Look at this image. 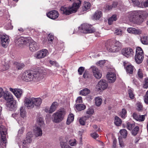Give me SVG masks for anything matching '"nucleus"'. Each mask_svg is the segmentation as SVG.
Returning a JSON list of instances; mask_svg holds the SVG:
<instances>
[{
    "label": "nucleus",
    "instance_id": "obj_34",
    "mask_svg": "<svg viewBox=\"0 0 148 148\" xmlns=\"http://www.w3.org/2000/svg\"><path fill=\"white\" fill-rule=\"evenodd\" d=\"M126 69L127 72L131 74L133 72L134 67L132 65H129L126 67Z\"/></svg>",
    "mask_w": 148,
    "mask_h": 148
},
{
    "label": "nucleus",
    "instance_id": "obj_32",
    "mask_svg": "<svg viewBox=\"0 0 148 148\" xmlns=\"http://www.w3.org/2000/svg\"><path fill=\"white\" fill-rule=\"evenodd\" d=\"M11 20H9L8 21V22L5 23V27L6 29L8 30L12 29L13 27L11 25Z\"/></svg>",
    "mask_w": 148,
    "mask_h": 148
},
{
    "label": "nucleus",
    "instance_id": "obj_44",
    "mask_svg": "<svg viewBox=\"0 0 148 148\" xmlns=\"http://www.w3.org/2000/svg\"><path fill=\"white\" fill-rule=\"evenodd\" d=\"M135 126V124L134 123H132L130 122H127V128L129 130H132Z\"/></svg>",
    "mask_w": 148,
    "mask_h": 148
},
{
    "label": "nucleus",
    "instance_id": "obj_1",
    "mask_svg": "<svg viewBox=\"0 0 148 148\" xmlns=\"http://www.w3.org/2000/svg\"><path fill=\"white\" fill-rule=\"evenodd\" d=\"M148 13L143 11H134L129 12L127 16L130 20L138 25L141 24L147 17Z\"/></svg>",
    "mask_w": 148,
    "mask_h": 148
},
{
    "label": "nucleus",
    "instance_id": "obj_3",
    "mask_svg": "<svg viewBox=\"0 0 148 148\" xmlns=\"http://www.w3.org/2000/svg\"><path fill=\"white\" fill-rule=\"evenodd\" d=\"M107 50L111 52H116L120 51L122 46V43L116 40L110 41H107L105 43Z\"/></svg>",
    "mask_w": 148,
    "mask_h": 148
},
{
    "label": "nucleus",
    "instance_id": "obj_47",
    "mask_svg": "<svg viewBox=\"0 0 148 148\" xmlns=\"http://www.w3.org/2000/svg\"><path fill=\"white\" fill-rule=\"evenodd\" d=\"M60 145L62 148H67L69 146L66 145V143L62 141L60 143Z\"/></svg>",
    "mask_w": 148,
    "mask_h": 148
},
{
    "label": "nucleus",
    "instance_id": "obj_63",
    "mask_svg": "<svg viewBox=\"0 0 148 148\" xmlns=\"http://www.w3.org/2000/svg\"><path fill=\"white\" fill-rule=\"evenodd\" d=\"M82 102V98L81 97H78L76 101L77 103H81Z\"/></svg>",
    "mask_w": 148,
    "mask_h": 148
},
{
    "label": "nucleus",
    "instance_id": "obj_22",
    "mask_svg": "<svg viewBox=\"0 0 148 148\" xmlns=\"http://www.w3.org/2000/svg\"><path fill=\"white\" fill-rule=\"evenodd\" d=\"M4 99L8 102L14 99L13 96L8 91H5L3 95Z\"/></svg>",
    "mask_w": 148,
    "mask_h": 148
},
{
    "label": "nucleus",
    "instance_id": "obj_48",
    "mask_svg": "<svg viewBox=\"0 0 148 148\" xmlns=\"http://www.w3.org/2000/svg\"><path fill=\"white\" fill-rule=\"evenodd\" d=\"M114 34L116 35L121 36L122 34V31L121 29H116L114 32Z\"/></svg>",
    "mask_w": 148,
    "mask_h": 148
},
{
    "label": "nucleus",
    "instance_id": "obj_16",
    "mask_svg": "<svg viewBox=\"0 0 148 148\" xmlns=\"http://www.w3.org/2000/svg\"><path fill=\"white\" fill-rule=\"evenodd\" d=\"M9 90L12 92L17 98L20 97L22 95L23 91L20 89L9 88Z\"/></svg>",
    "mask_w": 148,
    "mask_h": 148
},
{
    "label": "nucleus",
    "instance_id": "obj_21",
    "mask_svg": "<svg viewBox=\"0 0 148 148\" xmlns=\"http://www.w3.org/2000/svg\"><path fill=\"white\" fill-rule=\"evenodd\" d=\"M32 140V138H30L26 137V140H22V147L23 148H28L29 147V144L31 143Z\"/></svg>",
    "mask_w": 148,
    "mask_h": 148
},
{
    "label": "nucleus",
    "instance_id": "obj_62",
    "mask_svg": "<svg viewBox=\"0 0 148 148\" xmlns=\"http://www.w3.org/2000/svg\"><path fill=\"white\" fill-rule=\"evenodd\" d=\"M119 145L120 146L122 147H123L124 146V143L122 140L121 138L120 137H119Z\"/></svg>",
    "mask_w": 148,
    "mask_h": 148
},
{
    "label": "nucleus",
    "instance_id": "obj_25",
    "mask_svg": "<svg viewBox=\"0 0 148 148\" xmlns=\"http://www.w3.org/2000/svg\"><path fill=\"white\" fill-rule=\"evenodd\" d=\"M33 102L34 106L35 105L37 107H38L41 105L42 102V100L40 98L33 97Z\"/></svg>",
    "mask_w": 148,
    "mask_h": 148
},
{
    "label": "nucleus",
    "instance_id": "obj_49",
    "mask_svg": "<svg viewBox=\"0 0 148 148\" xmlns=\"http://www.w3.org/2000/svg\"><path fill=\"white\" fill-rule=\"evenodd\" d=\"M127 111L124 108L122 110V111L121 114V117L124 119L126 116Z\"/></svg>",
    "mask_w": 148,
    "mask_h": 148
},
{
    "label": "nucleus",
    "instance_id": "obj_19",
    "mask_svg": "<svg viewBox=\"0 0 148 148\" xmlns=\"http://www.w3.org/2000/svg\"><path fill=\"white\" fill-rule=\"evenodd\" d=\"M29 45V49L30 51L34 52L37 50L38 49L37 44L33 40H30Z\"/></svg>",
    "mask_w": 148,
    "mask_h": 148
},
{
    "label": "nucleus",
    "instance_id": "obj_31",
    "mask_svg": "<svg viewBox=\"0 0 148 148\" xmlns=\"http://www.w3.org/2000/svg\"><path fill=\"white\" fill-rule=\"evenodd\" d=\"M88 119V117L86 116H84L80 118L79 120L80 124L82 125H85L86 122Z\"/></svg>",
    "mask_w": 148,
    "mask_h": 148
},
{
    "label": "nucleus",
    "instance_id": "obj_51",
    "mask_svg": "<svg viewBox=\"0 0 148 148\" xmlns=\"http://www.w3.org/2000/svg\"><path fill=\"white\" fill-rule=\"evenodd\" d=\"M143 87L144 88H148V78L145 79V83L143 85Z\"/></svg>",
    "mask_w": 148,
    "mask_h": 148
},
{
    "label": "nucleus",
    "instance_id": "obj_9",
    "mask_svg": "<svg viewBox=\"0 0 148 148\" xmlns=\"http://www.w3.org/2000/svg\"><path fill=\"white\" fill-rule=\"evenodd\" d=\"M108 84L107 82L104 79L101 80L96 86L97 90L98 91H102L107 88Z\"/></svg>",
    "mask_w": 148,
    "mask_h": 148
},
{
    "label": "nucleus",
    "instance_id": "obj_55",
    "mask_svg": "<svg viewBox=\"0 0 148 148\" xmlns=\"http://www.w3.org/2000/svg\"><path fill=\"white\" fill-rule=\"evenodd\" d=\"M142 30L140 29H135L134 34L135 35H139L142 34Z\"/></svg>",
    "mask_w": 148,
    "mask_h": 148
},
{
    "label": "nucleus",
    "instance_id": "obj_26",
    "mask_svg": "<svg viewBox=\"0 0 148 148\" xmlns=\"http://www.w3.org/2000/svg\"><path fill=\"white\" fill-rule=\"evenodd\" d=\"M29 71H26L23 73L21 77L22 79L26 82H29Z\"/></svg>",
    "mask_w": 148,
    "mask_h": 148
},
{
    "label": "nucleus",
    "instance_id": "obj_46",
    "mask_svg": "<svg viewBox=\"0 0 148 148\" xmlns=\"http://www.w3.org/2000/svg\"><path fill=\"white\" fill-rule=\"evenodd\" d=\"M128 94L130 98L131 99H133L134 98V95L132 89H130L128 91Z\"/></svg>",
    "mask_w": 148,
    "mask_h": 148
},
{
    "label": "nucleus",
    "instance_id": "obj_36",
    "mask_svg": "<svg viewBox=\"0 0 148 148\" xmlns=\"http://www.w3.org/2000/svg\"><path fill=\"white\" fill-rule=\"evenodd\" d=\"M95 104L97 106H100L102 103V99L99 97H97L95 98Z\"/></svg>",
    "mask_w": 148,
    "mask_h": 148
},
{
    "label": "nucleus",
    "instance_id": "obj_37",
    "mask_svg": "<svg viewBox=\"0 0 148 148\" xmlns=\"http://www.w3.org/2000/svg\"><path fill=\"white\" fill-rule=\"evenodd\" d=\"M14 64L16 66V68L18 69H21L24 67L25 65L24 64L22 63H19L18 62H16L14 63Z\"/></svg>",
    "mask_w": 148,
    "mask_h": 148
},
{
    "label": "nucleus",
    "instance_id": "obj_8",
    "mask_svg": "<svg viewBox=\"0 0 148 148\" xmlns=\"http://www.w3.org/2000/svg\"><path fill=\"white\" fill-rule=\"evenodd\" d=\"M30 39V38H29L28 39L27 38H24L22 37H18L16 38L15 42L16 44L21 46L22 45H25L29 42V40Z\"/></svg>",
    "mask_w": 148,
    "mask_h": 148
},
{
    "label": "nucleus",
    "instance_id": "obj_41",
    "mask_svg": "<svg viewBox=\"0 0 148 148\" xmlns=\"http://www.w3.org/2000/svg\"><path fill=\"white\" fill-rule=\"evenodd\" d=\"M116 20V15H113L112 16L109 18L108 21V24L110 25H111L112 24L113 21H115Z\"/></svg>",
    "mask_w": 148,
    "mask_h": 148
},
{
    "label": "nucleus",
    "instance_id": "obj_35",
    "mask_svg": "<svg viewBox=\"0 0 148 148\" xmlns=\"http://www.w3.org/2000/svg\"><path fill=\"white\" fill-rule=\"evenodd\" d=\"M90 91L88 88H85L82 90H81L80 92V95L84 96H86L90 93Z\"/></svg>",
    "mask_w": 148,
    "mask_h": 148
},
{
    "label": "nucleus",
    "instance_id": "obj_53",
    "mask_svg": "<svg viewBox=\"0 0 148 148\" xmlns=\"http://www.w3.org/2000/svg\"><path fill=\"white\" fill-rule=\"evenodd\" d=\"M132 2L134 5L139 6L140 4L139 0H131Z\"/></svg>",
    "mask_w": 148,
    "mask_h": 148
},
{
    "label": "nucleus",
    "instance_id": "obj_7",
    "mask_svg": "<svg viewBox=\"0 0 148 148\" xmlns=\"http://www.w3.org/2000/svg\"><path fill=\"white\" fill-rule=\"evenodd\" d=\"M92 26L86 23H84L81 25L79 29L81 30V32L84 33H93L95 30L94 28H91Z\"/></svg>",
    "mask_w": 148,
    "mask_h": 148
},
{
    "label": "nucleus",
    "instance_id": "obj_2",
    "mask_svg": "<svg viewBox=\"0 0 148 148\" xmlns=\"http://www.w3.org/2000/svg\"><path fill=\"white\" fill-rule=\"evenodd\" d=\"M70 1H74L73 6L71 7H62L60 9V12L62 14L69 15L72 13L75 12L79 7L81 2L80 0H69Z\"/></svg>",
    "mask_w": 148,
    "mask_h": 148
},
{
    "label": "nucleus",
    "instance_id": "obj_4",
    "mask_svg": "<svg viewBox=\"0 0 148 148\" xmlns=\"http://www.w3.org/2000/svg\"><path fill=\"white\" fill-rule=\"evenodd\" d=\"M66 114L65 110L61 108L54 113L52 116V121L56 123L61 122L64 119Z\"/></svg>",
    "mask_w": 148,
    "mask_h": 148
},
{
    "label": "nucleus",
    "instance_id": "obj_27",
    "mask_svg": "<svg viewBox=\"0 0 148 148\" xmlns=\"http://www.w3.org/2000/svg\"><path fill=\"white\" fill-rule=\"evenodd\" d=\"M20 116L22 118L25 119L26 117L27 112L24 107L22 106L20 108Z\"/></svg>",
    "mask_w": 148,
    "mask_h": 148
},
{
    "label": "nucleus",
    "instance_id": "obj_61",
    "mask_svg": "<svg viewBox=\"0 0 148 148\" xmlns=\"http://www.w3.org/2000/svg\"><path fill=\"white\" fill-rule=\"evenodd\" d=\"M53 38V36L52 35L50 34L48 35V39L49 41H50L51 42H52Z\"/></svg>",
    "mask_w": 148,
    "mask_h": 148
},
{
    "label": "nucleus",
    "instance_id": "obj_28",
    "mask_svg": "<svg viewBox=\"0 0 148 148\" xmlns=\"http://www.w3.org/2000/svg\"><path fill=\"white\" fill-rule=\"evenodd\" d=\"M140 41L142 43L145 45L148 44V36L144 35L142 36L140 38Z\"/></svg>",
    "mask_w": 148,
    "mask_h": 148
},
{
    "label": "nucleus",
    "instance_id": "obj_6",
    "mask_svg": "<svg viewBox=\"0 0 148 148\" xmlns=\"http://www.w3.org/2000/svg\"><path fill=\"white\" fill-rule=\"evenodd\" d=\"M144 58L143 51L141 48L137 47L136 50L135 59L136 62L138 64L141 63Z\"/></svg>",
    "mask_w": 148,
    "mask_h": 148
},
{
    "label": "nucleus",
    "instance_id": "obj_42",
    "mask_svg": "<svg viewBox=\"0 0 148 148\" xmlns=\"http://www.w3.org/2000/svg\"><path fill=\"white\" fill-rule=\"evenodd\" d=\"M38 123L39 125L41 127H43L45 125L44 121L43 119L41 117H39L38 119L37 120Z\"/></svg>",
    "mask_w": 148,
    "mask_h": 148
},
{
    "label": "nucleus",
    "instance_id": "obj_15",
    "mask_svg": "<svg viewBox=\"0 0 148 148\" xmlns=\"http://www.w3.org/2000/svg\"><path fill=\"white\" fill-rule=\"evenodd\" d=\"M106 77L109 83H114L116 79V75L111 72H108L106 75Z\"/></svg>",
    "mask_w": 148,
    "mask_h": 148
},
{
    "label": "nucleus",
    "instance_id": "obj_18",
    "mask_svg": "<svg viewBox=\"0 0 148 148\" xmlns=\"http://www.w3.org/2000/svg\"><path fill=\"white\" fill-rule=\"evenodd\" d=\"M16 101L14 99L10 101L7 102L6 105L7 107L10 110H14L16 107Z\"/></svg>",
    "mask_w": 148,
    "mask_h": 148
},
{
    "label": "nucleus",
    "instance_id": "obj_24",
    "mask_svg": "<svg viewBox=\"0 0 148 148\" xmlns=\"http://www.w3.org/2000/svg\"><path fill=\"white\" fill-rule=\"evenodd\" d=\"M59 106L58 103L57 102H53L50 106V112H53Z\"/></svg>",
    "mask_w": 148,
    "mask_h": 148
},
{
    "label": "nucleus",
    "instance_id": "obj_39",
    "mask_svg": "<svg viewBox=\"0 0 148 148\" xmlns=\"http://www.w3.org/2000/svg\"><path fill=\"white\" fill-rule=\"evenodd\" d=\"M121 120L117 116L115 117L114 123L116 125L119 126L121 124Z\"/></svg>",
    "mask_w": 148,
    "mask_h": 148
},
{
    "label": "nucleus",
    "instance_id": "obj_52",
    "mask_svg": "<svg viewBox=\"0 0 148 148\" xmlns=\"http://www.w3.org/2000/svg\"><path fill=\"white\" fill-rule=\"evenodd\" d=\"M135 28L133 27H129L127 29V32L131 34H134Z\"/></svg>",
    "mask_w": 148,
    "mask_h": 148
},
{
    "label": "nucleus",
    "instance_id": "obj_14",
    "mask_svg": "<svg viewBox=\"0 0 148 148\" xmlns=\"http://www.w3.org/2000/svg\"><path fill=\"white\" fill-rule=\"evenodd\" d=\"M91 68L94 77L97 79H100L102 76V73L95 66H93Z\"/></svg>",
    "mask_w": 148,
    "mask_h": 148
},
{
    "label": "nucleus",
    "instance_id": "obj_58",
    "mask_svg": "<svg viewBox=\"0 0 148 148\" xmlns=\"http://www.w3.org/2000/svg\"><path fill=\"white\" fill-rule=\"evenodd\" d=\"M33 136V135L32 134V132H28L27 134V138H32V137Z\"/></svg>",
    "mask_w": 148,
    "mask_h": 148
},
{
    "label": "nucleus",
    "instance_id": "obj_50",
    "mask_svg": "<svg viewBox=\"0 0 148 148\" xmlns=\"http://www.w3.org/2000/svg\"><path fill=\"white\" fill-rule=\"evenodd\" d=\"M137 109L138 110L140 111L142 110L143 106L142 104L139 102H138L136 104Z\"/></svg>",
    "mask_w": 148,
    "mask_h": 148
},
{
    "label": "nucleus",
    "instance_id": "obj_13",
    "mask_svg": "<svg viewBox=\"0 0 148 148\" xmlns=\"http://www.w3.org/2000/svg\"><path fill=\"white\" fill-rule=\"evenodd\" d=\"M24 102L25 106L29 109H31L34 107L33 97L25 98Z\"/></svg>",
    "mask_w": 148,
    "mask_h": 148
},
{
    "label": "nucleus",
    "instance_id": "obj_12",
    "mask_svg": "<svg viewBox=\"0 0 148 148\" xmlns=\"http://www.w3.org/2000/svg\"><path fill=\"white\" fill-rule=\"evenodd\" d=\"M1 43L3 47H6L8 45L9 39L8 36L6 35L0 34Z\"/></svg>",
    "mask_w": 148,
    "mask_h": 148
},
{
    "label": "nucleus",
    "instance_id": "obj_30",
    "mask_svg": "<svg viewBox=\"0 0 148 148\" xmlns=\"http://www.w3.org/2000/svg\"><path fill=\"white\" fill-rule=\"evenodd\" d=\"M102 13L101 11H97L94 15V18L96 20L99 19L102 16Z\"/></svg>",
    "mask_w": 148,
    "mask_h": 148
},
{
    "label": "nucleus",
    "instance_id": "obj_60",
    "mask_svg": "<svg viewBox=\"0 0 148 148\" xmlns=\"http://www.w3.org/2000/svg\"><path fill=\"white\" fill-rule=\"evenodd\" d=\"M49 63L53 65H54L56 66H59L58 64L55 61L50 60L49 61Z\"/></svg>",
    "mask_w": 148,
    "mask_h": 148
},
{
    "label": "nucleus",
    "instance_id": "obj_56",
    "mask_svg": "<svg viewBox=\"0 0 148 148\" xmlns=\"http://www.w3.org/2000/svg\"><path fill=\"white\" fill-rule=\"evenodd\" d=\"M84 70V67H80L78 69V71L80 75H82Z\"/></svg>",
    "mask_w": 148,
    "mask_h": 148
},
{
    "label": "nucleus",
    "instance_id": "obj_57",
    "mask_svg": "<svg viewBox=\"0 0 148 148\" xmlns=\"http://www.w3.org/2000/svg\"><path fill=\"white\" fill-rule=\"evenodd\" d=\"M94 113V110L92 108H89L86 111V113L88 114H92Z\"/></svg>",
    "mask_w": 148,
    "mask_h": 148
},
{
    "label": "nucleus",
    "instance_id": "obj_64",
    "mask_svg": "<svg viewBox=\"0 0 148 148\" xmlns=\"http://www.w3.org/2000/svg\"><path fill=\"white\" fill-rule=\"evenodd\" d=\"M5 92L3 88L0 87V98L3 95Z\"/></svg>",
    "mask_w": 148,
    "mask_h": 148
},
{
    "label": "nucleus",
    "instance_id": "obj_43",
    "mask_svg": "<svg viewBox=\"0 0 148 148\" xmlns=\"http://www.w3.org/2000/svg\"><path fill=\"white\" fill-rule=\"evenodd\" d=\"M69 143L71 146H75L77 144V141L75 139H71L69 140Z\"/></svg>",
    "mask_w": 148,
    "mask_h": 148
},
{
    "label": "nucleus",
    "instance_id": "obj_29",
    "mask_svg": "<svg viewBox=\"0 0 148 148\" xmlns=\"http://www.w3.org/2000/svg\"><path fill=\"white\" fill-rule=\"evenodd\" d=\"M90 6L91 4L90 3L87 2H84L82 6V10L84 11H86L90 8Z\"/></svg>",
    "mask_w": 148,
    "mask_h": 148
},
{
    "label": "nucleus",
    "instance_id": "obj_20",
    "mask_svg": "<svg viewBox=\"0 0 148 148\" xmlns=\"http://www.w3.org/2000/svg\"><path fill=\"white\" fill-rule=\"evenodd\" d=\"M134 119L140 122L143 121L145 119V115H140L136 112L134 113L132 115Z\"/></svg>",
    "mask_w": 148,
    "mask_h": 148
},
{
    "label": "nucleus",
    "instance_id": "obj_11",
    "mask_svg": "<svg viewBox=\"0 0 148 148\" xmlns=\"http://www.w3.org/2000/svg\"><path fill=\"white\" fill-rule=\"evenodd\" d=\"M48 51L46 49H43L37 52L35 55V57L38 59L43 58L48 55Z\"/></svg>",
    "mask_w": 148,
    "mask_h": 148
},
{
    "label": "nucleus",
    "instance_id": "obj_23",
    "mask_svg": "<svg viewBox=\"0 0 148 148\" xmlns=\"http://www.w3.org/2000/svg\"><path fill=\"white\" fill-rule=\"evenodd\" d=\"M34 135L36 137L41 136L42 134V129L40 127H37L34 130Z\"/></svg>",
    "mask_w": 148,
    "mask_h": 148
},
{
    "label": "nucleus",
    "instance_id": "obj_33",
    "mask_svg": "<svg viewBox=\"0 0 148 148\" xmlns=\"http://www.w3.org/2000/svg\"><path fill=\"white\" fill-rule=\"evenodd\" d=\"M74 119V116L73 114H71L69 115L67 121L66 123L67 125L70 124L73 121Z\"/></svg>",
    "mask_w": 148,
    "mask_h": 148
},
{
    "label": "nucleus",
    "instance_id": "obj_45",
    "mask_svg": "<svg viewBox=\"0 0 148 148\" xmlns=\"http://www.w3.org/2000/svg\"><path fill=\"white\" fill-rule=\"evenodd\" d=\"M139 129V127L138 126H136L132 132V135L134 136L136 135L138 133Z\"/></svg>",
    "mask_w": 148,
    "mask_h": 148
},
{
    "label": "nucleus",
    "instance_id": "obj_40",
    "mask_svg": "<svg viewBox=\"0 0 148 148\" xmlns=\"http://www.w3.org/2000/svg\"><path fill=\"white\" fill-rule=\"evenodd\" d=\"M120 133L121 136L122 138H125L127 135V132L125 129L121 130L120 131Z\"/></svg>",
    "mask_w": 148,
    "mask_h": 148
},
{
    "label": "nucleus",
    "instance_id": "obj_38",
    "mask_svg": "<svg viewBox=\"0 0 148 148\" xmlns=\"http://www.w3.org/2000/svg\"><path fill=\"white\" fill-rule=\"evenodd\" d=\"M75 108L77 110L81 111L84 110L86 108V106L83 104H78L76 105Z\"/></svg>",
    "mask_w": 148,
    "mask_h": 148
},
{
    "label": "nucleus",
    "instance_id": "obj_54",
    "mask_svg": "<svg viewBox=\"0 0 148 148\" xmlns=\"http://www.w3.org/2000/svg\"><path fill=\"white\" fill-rule=\"evenodd\" d=\"M137 73L138 76L140 78H142L143 77L142 71L140 69H139L138 70Z\"/></svg>",
    "mask_w": 148,
    "mask_h": 148
},
{
    "label": "nucleus",
    "instance_id": "obj_5",
    "mask_svg": "<svg viewBox=\"0 0 148 148\" xmlns=\"http://www.w3.org/2000/svg\"><path fill=\"white\" fill-rule=\"evenodd\" d=\"M29 82L33 81L37 82L42 79L44 77V74L40 70L37 72L31 73L29 71Z\"/></svg>",
    "mask_w": 148,
    "mask_h": 148
},
{
    "label": "nucleus",
    "instance_id": "obj_59",
    "mask_svg": "<svg viewBox=\"0 0 148 148\" xmlns=\"http://www.w3.org/2000/svg\"><path fill=\"white\" fill-rule=\"evenodd\" d=\"M105 62L104 60H100L99 61V62H97V64L98 66H101L105 63Z\"/></svg>",
    "mask_w": 148,
    "mask_h": 148
},
{
    "label": "nucleus",
    "instance_id": "obj_10",
    "mask_svg": "<svg viewBox=\"0 0 148 148\" xmlns=\"http://www.w3.org/2000/svg\"><path fill=\"white\" fill-rule=\"evenodd\" d=\"M121 52L123 56L127 58L132 56L134 53L133 49L130 47H126L123 49L122 50Z\"/></svg>",
    "mask_w": 148,
    "mask_h": 148
},
{
    "label": "nucleus",
    "instance_id": "obj_17",
    "mask_svg": "<svg viewBox=\"0 0 148 148\" xmlns=\"http://www.w3.org/2000/svg\"><path fill=\"white\" fill-rule=\"evenodd\" d=\"M47 15L49 18L54 20L58 17L59 14L57 11L52 10L50 11L47 13Z\"/></svg>",
    "mask_w": 148,
    "mask_h": 148
}]
</instances>
